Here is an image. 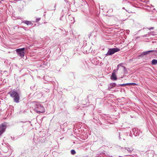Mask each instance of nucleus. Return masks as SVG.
<instances>
[{
	"label": "nucleus",
	"instance_id": "nucleus-7",
	"mask_svg": "<svg viewBox=\"0 0 157 157\" xmlns=\"http://www.w3.org/2000/svg\"><path fill=\"white\" fill-rule=\"evenodd\" d=\"M23 23L26 24L27 25L32 26L33 25L32 23L30 21H26L23 22Z\"/></svg>",
	"mask_w": 157,
	"mask_h": 157
},
{
	"label": "nucleus",
	"instance_id": "nucleus-14",
	"mask_svg": "<svg viewBox=\"0 0 157 157\" xmlns=\"http://www.w3.org/2000/svg\"><path fill=\"white\" fill-rule=\"evenodd\" d=\"M120 86H128V83H126V84H121V85H120Z\"/></svg>",
	"mask_w": 157,
	"mask_h": 157
},
{
	"label": "nucleus",
	"instance_id": "nucleus-13",
	"mask_svg": "<svg viewBox=\"0 0 157 157\" xmlns=\"http://www.w3.org/2000/svg\"><path fill=\"white\" fill-rule=\"evenodd\" d=\"M71 153L72 155H74L75 154L76 152L75 150H72L71 151Z\"/></svg>",
	"mask_w": 157,
	"mask_h": 157
},
{
	"label": "nucleus",
	"instance_id": "nucleus-11",
	"mask_svg": "<svg viewBox=\"0 0 157 157\" xmlns=\"http://www.w3.org/2000/svg\"><path fill=\"white\" fill-rule=\"evenodd\" d=\"M128 86L130 85H132V86H136L137 85V84L136 83H128Z\"/></svg>",
	"mask_w": 157,
	"mask_h": 157
},
{
	"label": "nucleus",
	"instance_id": "nucleus-3",
	"mask_svg": "<svg viewBox=\"0 0 157 157\" xmlns=\"http://www.w3.org/2000/svg\"><path fill=\"white\" fill-rule=\"evenodd\" d=\"M25 49L24 48H19L16 49V51L20 57H23L24 56L25 52L24 51Z\"/></svg>",
	"mask_w": 157,
	"mask_h": 157
},
{
	"label": "nucleus",
	"instance_id": "nucleus-1",
	"mask_svg": "<svg viewBox=\"0 0 157 157\" xmlns=\"http://www.w3.org/2000/svg\"><path fill=\"white\" fill-rule=\"evenodd\" d=\"M35 110L36 112L38 113H43L45 112L44 108L40 104L36 105Z\"/></svg>",
	"mask_w": 157,
	"mask_h": 157
},
{
	"label": "nucleus",
	"instance_id": "nucleus-12",
	"mask_svg": "<svg viewBox=\"0 0 157 157\" xmlns=\"http://www.w3.org/2000/svg\"><path fill=\"white\" fill-rule=\"evenodd\" d=\"M116 84L115 83H113L110 84V86H111V87L112 88L116 86Z\"/></svg>",
	"mask_w": 157,
	"mask_h": 157
},
{
	"label": "nucleus",
	"instance_id": "nucleus-17",
	"mask_svg": "<svg viewBox=\"0 0 157 157\" xmlns=\"http://www.w3.org/2000/svg\"><path fill=\"white\" fill-rule=\"evenodd\" d=\"M40 18H37V19H36V21H39L40 20Z\"/></svg>",
	"mask_w": 157,
	"mask_h": 157
},
{
	"label": "nucleus",
	"instance_id": "nucleus-6",
	"mask_svg": "<svg viewBox=\"0 0 157 157\" xmlns=\"http://www.w3.org/2000/svg\"><path fill=\"white\" fill-rule=\"evenodd\" d=\"M116 71V70H113V72L112 74V75L111 77V79L113 80H115L117 79L116 75L115 72Z\"/></svg>",
	"mask_w": 157,
	"mask_h": 157
},
{
	"label": "nucleus",
	"instance_id": "nucleus-16",
	"mask_svg": "<svg viewBox=\"0 0 157 157\" xmlns=\"http://www.w3.org/2000/svg\"><path fill=\"white\" fill-rule=\"evenodd\" d=\"M121 68V69H122V70L123 71V72H124L125 69V67H122Z\"/></svg>",
	"mask_w": 157,
	"mask_h": 157
},
{
	"label": "nucleus",
	"instance_id": "nucleus-2",
	"mask_svg": "<svg viewBox=\"0 0 157 157\" xmlns=\"http://www.w3.org/2000/svg\"><path fill=\"white\" fill-rule=\"evenodd\" d=\"M120 51V49L117 48H110L109 49L106 55L107 56L111 55L114 54L115 52Z\"/></svg>",
	"mask_w": 157,
	"mask_h": 157
},
{
	"label": "nucleus",
	"instance_id": "nucleus-8",
	"mask_svg": "<svg viewBox=\"0 0 157 157\" xmlns=\"http://www.w3.org/2000/svg\"><path fill=\"white\" fill-rule=\"evenodd\" d=\"M151 64L152 65H155L157 64V60L155 59H153L151 61Z\"/></svg>",
	"mask_w": 157,
	"mask_h": 157
},
{
	"label": "nucleus",
	"instance_id": "nucleus-10",
	"mask_svg": "<svg viewBox=\"0 0 157 157\" xmlns=\"http://www.w3.org/2000/svg\"><path fill=\"white\" fill-rule=\"evenodd\" d=\"M154 51H153V50H151V51H147V52H145L144 53V55H146V54H148L150 52H153Z\"/></svg>",
	"mask_w": 157,
	"mask_h": 157
},
{
	"label": "nucleus",
	"instance_id": "nucleus-15",
	"mask_svg": "<svg viewBox=\"0 0 157 157\" xmlns=\"http://www.w3.org/2000/svg\"><path fill=\"white\" fill-rule=\"evenodd\" d=\"M19 99H14V101L16 102H19Z\"/></svg>",
	"mask_w": 157,
	"mask_h": 157
},
{
	"label": "nucleus",
	"instance_id": "nucleus-5",
	"mask_svg": "<svg viewBox=\"0 0 157 157\" xmlns=\"http://www.w3.org/2000/svg\"><path fill=\"white\" fill-rule=\"evenodd\" d=\"M6 127V125L4 124H2L0 125V136L4 132Z\"/></svg>",
	"mask_w": 157,
	"mask_h": 157
},
{
	"label": "nucleus",
	"instance_id": "nucleus-4",
	"mask_svg": "<svg viewBox=\"0 0 157 157\" xmlns=\"http://www.w3.org/2000/svg\"><path fill=\"white\" fill-rule=\"evenodd\" d=\"M10 94L12 97L14 98H19V96L17 92L13 90L10 91Z\"/></svg>",
	"mask_w": 157,
	"mask_h": 157
},
{
	"label": "nucleus",
	"instance_id": "nucleus-9",
	"mask_svg": "<svg viewBox=\"0 0 157 157\" xmlns=\"http://www.w3.org/2000/svg\"><path fill=\"white\" fill-rule=\"evenodd\" d=\"M126 149L128 151H130V152L132 151L133 150V148L132 147H127L126 148Z\"/></svg>",
	"mask_w": 157,
	"mask_h": 157
},
{
	"label": "nucleus",
	"instance_id": "nucleus-18",
	"mask_svg": "<svg viewBox=\"0 0 157 157\" xmlns=\"http://www.w3.org/2000/svg\"><path fill=\"white\" fill-rule=\"evenodd\" d=\"M154 52H155L157 53V50H154Z\"/></svg>",
	"mask_w": 157,
	"mask_h": 157
}]
</instances>
